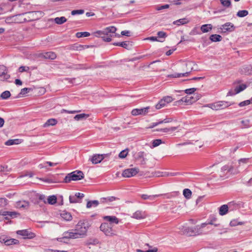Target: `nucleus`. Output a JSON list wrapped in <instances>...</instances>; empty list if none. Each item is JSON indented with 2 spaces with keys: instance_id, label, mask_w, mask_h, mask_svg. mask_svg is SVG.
Segmentation results:
<instances>
[{
  "instance_id": "nucleus-1",
  "label": "nucleus",
  "mask_w": 252,
  "mask_h": 252,
  "mask_svg": "<svg viewBox=\"0 0 252 252\" xmlns=\"http://www.w3.org/2000/svg\"><path fill=\"white\" fill-rule=\"evenodd\" d=\"M91 226V223L87 220H80L76 225L74 229L63 232L62 238L58 239L61 242H64L67 239L82 238L87 235V231Z\"/></svg>"
},
{
  "instance_id": "nucleus-2",
  "label": "nucleus",
  "mask_w": 252,
  "mask_h": 252,
  "mask_svg": "<svg viewBox=\"0 0 252 252\" xmlns=\"http://www.w3.org/2000/svg\"><path fill=\"white\" fill-rule=\"evenodd\" d=\"M217 220L216 218H214L208 223H203L200 225H197L194 227H189L182 226L179 229L183 234L189 236H194L200 235L202 233L201 229L205 227L207 224L214 225L215 226H218L219 224L214 223V221Z\"/></svg>"
},
{
  "instance_id": "nucleus-3",
  "label": "nucleus",
  "mask_w": 252,
  "mask_h": 252,
  "mask_svg": "<svg viewBox=\"0 0 252 252\" xmlns=\"http://www.w3.org/2000/svg\"><path fill=\"white\" fill-rule=\"evenodd\" d=\"M117 31L116 27L110 26L106 28L103 31H98L94 33V35L97 37H101L105 42L111 41V37L117 36L115 32Z\"/></svg>"
},
{
  "instance_id": "nucleus-4",
  "label": "nucleus",
  "mask_w": 252,
  "mask_h": 252,
  "mask_svg": "<svg viewBox=\"0 0 252 252\" xmlns=\"http://www.w3.org/2000/svg\"><path fill=\"white\" fill-rule=\"evenodd\" d=\"M84 176L82 171L76 170L68 174L64 179V182L67 183L71 181H78L84 178Z\"/></svg>"
},
{
  "instance_id": "nucleus-5",
  "label": "nucleus",
  "mask_w": 252,
  "mask_h": 252,
  "mask_svg": "<svg viewBox=\"0 0 252 252\" xmlns=\"http://www.w3.org/2000/svg\"><path fill=\"white\" fill-rule=\"evenodd\" d=\"M234 103V102H230L228 101H219L214 103L207 104L205 106L211 108L213 110H218L226 108L231 105H233Z\"/></svg>"
},
{
  "instance_id": "nucleus-6",
  "label": "nucleus",
  "mask_w": 252,
  "mask_h": 252,
  "mask_svg": "<svg viewBox=\"0 0 252 252\" xmlns=\"http://www.w3.org/2000/svg\"><path fill=\"white\" fill-rule=\"evenodd\" d=\"M240 81H238V82L234 83V89L230 90L227 94V96H232L236 94L247 88V86L245 84L237 85V84L240 83Z\"/></svg>"
},
{
  "instance_id": "nucleus-7",
  "label": "nucleus",
  "mask_w": 252,
  "mask_h": 252,
  "mask_svg": "<svg viewBox=\"0 0 252 252\" xmlns=\"http://www.w3.org/2000/svg\"><path fill=\"white\" fill-rule=\"evenodd\" d=\"M233 170L234 169L232 166L225 165L221 168L220 176L221 178H227L230 174L237 173L236 171Z\"/></svg>"
},
{
  "instance_id": "nucleus-8",
  "label": "nucleus",
  "mask_w": 252,
  "mask_h": 252,
  "mask_svg": "<svg viewBox=\"0 0 252 252\" xmlns=\"http://www.w3.org/2000/svg\"><path fill=\"white\" fill-rule=\"evenodd\" d=\"M237 205L234 202H230L228 204H224L221 206L219 208V214L221 216L226 215L228 210H233L235 209Z\"/></svg>"
},
{
  "instance_id": "nucleus-9",
  "label": "nucleus",
  "mask_w": 252,
  "mask_h": 252,
  "mask_svg": "<svg viewBox=\"0 0 252 252\" xmlns=\"http://www.w3.org/2000/svg\"><path fill=\"white\" fill-rule=\"evenodd\" d=\"M109 154H94L89 158L93 164H95L100 163L104 158L109 156Z\"/></svg>"
},
{
  "instance_id": "nucleus-10",
  "label": "nucleus",
  "mask_w": 252,
  "mask_h": 252,
  "mask_svg": "<svg viewBox=\"0 0 252 252\" xmlns=\"http://www.w3.org/2000/svg\"><path fill=\"white\" fill-rule=\"evenodd\" d=\"M139 170L136 168H128L125 169L122 173V176L126 178H130L136 175Z\"/></svg>"
},
{
  "instance_id": "nucleus-11",
  "label": "nucleus",
  "mask_w": 252,
  "mask_h": 252,
  "mask_svg": "<svg viewBox=\"0 0 252 252\" xmlns=\"http://www.w3.org/2000/svg\"><path fill=\"white\" fill-rule=\"evenodd\" d=\"M192 64V63L191 62H188L186 63V66H189L190 67V69L189 70H187L186 72L181 73H175L173 74L168 75V77L171 78H180L181 77L187 76L192 69L191 67Z\"/></svg>"
},
{
  "instance_id": "nucleus-12",
  "label": "nucleus",
  "mask_w": 252,
  "mask_h": 252,
  "mask_svg": "<svg viewBox=\"0 0 252 252\" xmlns=\"http://www.w3.org/2000/svg\"><path fill=\"white\" fill-rule=\"evenodd\" d=\"M146 154L144 152H139L134 155V158L136 160H140V164L144 165L146 163L147 159L145 158Z\"/></svg>"
},
{
  "instance_id": "nucleus-13",
  "label": "nucleus",
  "mask_w": 252,
  "mask_h": 252,
  "mask_svg": "<svg viewBox=\"0 0 252 252\" xmlns=\"http://www.w3.org/2000/svg\"><path fill=\"white\" fill-rule=\"evenodd\" d=\"M17 234L24 237V238L32 239L35 236L34 233L29 231L28 229L20 230L17 231Z\"/></svg>"
},
{
  "instance_id": "nucleus-14",
  "label": "nucleus",
  "mask_w": 252,
  "mask_h": 252,
  "mask_svg": "<svg viewBox=\"0 0 252 252\" xmlns=\"http://www.w3.org/2000/svg\"><path fill=\"white\" fill-rule=\"evenodd\" d=\"M149 109V106L139 109H134L131 111V114L133 116L145 115L148 113Z\"/></svg>"
},
{
  "instance_id": "nucleus-15",
  "label": "nucleus",
  "mask_w": 252,
  "mask_h": 252,
  "mask_svg": "<svg viewBox=\"0 0 252 252\" xmlns=\"http://www.w3.org/2000/svg\"><path fill=\"white\" fill-rule=\"evenodd\" d=\"M100 229L103 231L106 235L112 236L114 235L112 229L109 226L107 223H102L100 226Z\"/></svg>"
},
{
  "instance_id": "nucleus-16",
  "label": "nucleus",
  "mask_w": 252,
  "mask_h": 252,
  "mask_svg": "<svg viewBox=\"0 0 252 252\" xmlns=\"http://www.w3.org/2000/svg\"><path fill=\"white\" fill-rule=\"evenodd\" d=\"M220 29L222 32L226 33L234 31L235 27L232 23L228 22L222 25Z\"/></svg>"
},
{
  "instance_id": "nucleus-17",
  "label": "nucleus",
  "mask_w": 252,
  "mask_h": 252,
  "mask_svg": "<svg viewBox=\"0 0 252 252\" xmlns=\"http://www.w3.org/2000/svg\"><path fill=\"white\" fill-rule=\"evenodd\" d=\"M18 213L15 212H9L3 210L0 211V215L5 217V220H9V218H16Z\"/></svg>"
},
{
  "instance_id": "nucleus-18",
  "label": "nucleus",
  "mask_w": 252,
  "mask_h": 252,
  "mask_svg": "<svg viewBox=\"0 0 252 252\" xmlns=\"http://www.w3.org/2000/svg\"><path fill=\"white\" fill-rule=\"evenodd\" d=\"M40 57L45 59L54 60L57 56L53 52H47L40 54Z\"/></svg>"
},
{
  "instance_id": "nucleus-19",
  "label": "nucleus",
  "mask_w": 252,
  "mask_h": 252,
  "mask_svg": "<svg viewBox=\"0 0 252 252\" xmlns=\"http://www.w3.org/2000/svg\"><path fill=\"white\" fill-rule=\"evenodd\" d=\"M6 67L3 65H0V77L3 76L4 80H7L10 78V75L7 74Z\"/></svg>"
},
{
  "instance_id": "nucleus-20",
  "label": "nucleus",
  "mask_w": 252,
  "mask_h": 252,
  "mask_svg": "<svg viewBox=\"0 0 252 252\" xmlns=\"http://www.w3.org/2000/svg\"><path fill=\"white\" fill-rule=\"evenodd\" d=\"M103 219L109 221L111 223L118 224L119 222V219L116 216H106L104 217Z\"/></svg>"
},
{
  "instance_id": "nucleus-21",
  "label": "nucleus",
  "mask_w": 252,
  "mask_h": 252,
  "mask_svg": "<svg viewBox=\"0 0 252 252\" xmlns=\"http://www.w3.org/2000/svg\"><path fill=\"white\" fill-rule=\"evenodd\" d=\"M117 199H118V198L114 196H108L107 197H102L100 199V202L102 203H109L112 201H114Z\"/></svg>"
},
{
  "instance_id": "nucleus-22",
  "label": "nucleus",
  "mask_w": 252,
  "mask_h": 252,
  "mask_svg": "<svg viewBox=\"0 0 252 252\" xmlns=\"http://www.w3.org/2000/svg\"><path fill=\"white\" fill-rule=\"evenodd\" d=\"M57 120L55 119H50L48 120L43 125L44 127H47L49 126H54L57 124Z\"/></svg>"
},
{
  "instance_id": "nucleus-23",
  "label": "nucleus",
  "mask_w": 252,
  "mask_h": 252,
  "mask_svg": "<svg viewBox=\"0 0 252 252\" xmlns=\"http://www.w3.org/2000/svg\"><path fill=\"white\" fill-rule=\"evenodd\" d=\"M22 140L19 139H9L5 142V144L7 146L17 145L21 143Z\"/></svg>"
},
{
  "instance_id": "nucleus-24",
  "label": "nucleus",
  "mask_w": 252,
  "mask_h": 252,
  "mask_svg": "<svg viewBox=\"0 0 252 252\" xmlns=\"http://www.w3.org/2000/svg\"><path fill=\"white\" fill-rule=\"evenodd\" d=\"M132 217L136 219H142L145 217V215L142 211H137L133 214Z\"/></svg>"
},
{
  "instance_id": "nucleus-25",
  "label": "nucleus",
  "mask_w": 252,
  "mask_h": 252,
  "mask_svg": "<svg viewBox=\"0 0 252 252\" xmlns=\"http://www.w3.org/2000/svg\"><path fill=\"white\" fill-rule=\"evenodd\" d=\"M61 216L65 220L69 221L72 220V216L70 213L68 212L63 211L61 214Z\"/></svg>"
},
{
  "instance_id": "nucleus-26",
  "label": "nucleus",
  "mask_w": 252,
  "mask_h": 252,
  "mask_svg": "<svg viewBox=\"0 0 252 252\" xmlns=\"http://www.w3.org/2000/svg\"><path fill=\"white\" fill-rule=\"evenodd\" d=\"M209 38L212 42H217L220 41L222 40V37L219 34H215L211 35Z\"/></svg>"
},
{
  "instance_id": "nucleus-27",
  "label": "nucleus",
  "mask_w": 252,
  "mask_h": 252,
  "mask_svg": "<svg viewBox=\"0 0 252 252\" xmlns=\"http://www.w3.org/2000/svg\"><path fill=\"white\" fill-rule=\"evenodd\" d=\"M194 97L193 96H187L186 97H183L180 101L185 102L186 103H188L189 104H191L195 102V100H194Z\"/></svg>"
},
{
  "instance_id": "nucleus-28",
  "label": "nucleus",
  "mask_w": 252,
  "mask_h": 252,
  "mask_svg": "<svg viewBox=\"0 0 252 252\" xmlns=\"http://www.w3.org/2000/svg\"><path fill=\"white\" fill-rule=\"evenodd\" d=\"M213 26L211 24H205L202 25L201 28V31L203 32H207L212 29Z\"/></svg>"
},
{
  "instance_id": "nucleus-29",
  "label": "nucleus",
  "mask_w": 252,
  "mask_h": 252,
  "mask_svg": "<svg viewBox=\"0 0 252 252\" xmlns=\"http://www.w3.org/2000/svg\"><path fill=\"white\" fill-rule=\"evenodd\" d=\"M67 19L65 17H56L54 19L55 23L58 25H61L66 22Z\"/></svg>"
},
{
  "instance_id": "nucleus-30",
  "label": "nucleus",
  "mask_w": 252,
  "mask_h": 252,
  "mask_svg": "<svg viewBox=\"0 0 252 252\" xmlns=\"http://www.w3.org/2000/svg\"><path fill=\"white\" fill-rule=\"evenodd\" d=\"M241 73L245 74L246 75H250L252 74V67L247 66L243 68L241 70Z\"/></svg>"
},
{
  "instance_id": "nucleus-31",
  "label": "nucleus",
  "mask_w": 252,
  "mask_h": 252,
  "mask_svg": "<svg viewBox=\"0 0 252 252\" xmlns=\"http://www.w3.org/2000/svg\"><path fill=\"white\" fill-rule=\"evenodd\" d=\"M189 22V20H188L186 18L180 19L178 20H176L173 22L174 25H176L178 26H180L181 25H184L185 24H187Z\"/></svg>"
},
{
  "instance_id": "nucleus-32",
  "label": "nucleus",
  "mask_w": 252,
  "mask_h": 252,
  "mask_svg": "<svg viewBox=\"0 0 252 252\" xmlns=\"http://www.w3.org/2000/svg\"><path fill=\"white\" fill-rule=\"evenodd\" d=\"M89 117V115L88 114L82 113L75 115L74 119L76 121H79L83 119H87Z\"/></svg>"
},
{
  "instance_id": "nucleus-33",
  "label": "nucleus",
  "mask_w": 252,
  "mask_h": 252,
  "mask_svg": "<svg viewBox=\"0 0 252 252\" xmlns=\"http://www.w3.org/2000/svg\"><path fill=\"white\" fill-rule=\"evenodd\" d=\"M158 196H159V195H148L147 194H142L141 197L144 200L149 199L150 200H153Z\"/></svg>"
},
{
  "instance_id": "nucleus-34",
  "label": "nucleus",
  "mask_w": 252,
  "mask_h": 252,
  "mask_svg": "<svg viewBox=\"0 0 252 252\" xmlns=\"http://www.w3.org/2000/svg\"><path fill=\"white\" fill-rule=\"evenodd\" d=\"M19 243V241L14 239H7L5 242V245L6 246H10L12 244H17Z\"/></svg>"
},
{
  "instance_id": "nucleus-35",
  "label": "nucleus",
  "mask_w": 252,
  "mask_h": 252,
  "mask_svg": "<svg viewBox=\"0 0 252 252\" xmlns=\"http://www.w3.org/2000/svg\"><path fill=\"white\" fill-rule=\"evenodd\" d=\"M57 202V197L55 195L49 196L47 199V202L49 204H55Z\"/></svg>"
},
{
  "instance_id": "nucleus-36",
  "label": "nucleus",
  "mask_w": 252,
  "mask_h": 252,
  "mask_svg": "<svg viewBox=\"0 0 252 252\" xmlns=\"http://www.w3.org/2000/svg\"><path fill=\"white\" fill-rule=\"evenodd\" d=\"M166 105V103L163 98L160 99L158 103L156 104V108L157 109H160V108L164 107Z\"/></svg>"
},
{
  "instance_id": "nucleus-37",
  "label": "nucleus",
  "mask_w": 252,
  "mask_h": 252,
  "mask_svg": "<svg viewBox=\"0 0 252 252\" xmlns=\"http://www.w3.org/2000/svg\"><path fill=\"white\" fill-rule=\"evenodd\" d=\"M99 204V202L97 200L89 201L87 203L86 207L88 208H90L92 206L96 207Z\"/></svg>"
},
{
  "instance_id": "nucleus-38",
  "label": "nucleus",
  "mask_w": 252,
  "mask_h": 252,
  "mask_svg": "<svg viewBox=\"0 0 252 252\" xmlns=\"http://www.w3.org/2000/svg\"><path fill=\"white\" fill-rule=\"evenodd\" d=\"M192 192L189 189H185L183 190V195L187 199H189L191 197Z\"/></svg>"
},
{
  "instance_id": "nucleus-39",
  "label": "nucleus",
  "mask_w": 252,
  "mask_h": 252,
  "mask_svg": "<svg viewBox=\"0 0 252 252\" xmlns=\"http://www.w3.org/2000/svg\"><path fill=\"white\" fill-rule=\"evenodd\" d=\"M113 45H116V46H121L124 48L128 49L129 44L127 43V42L124 41V42H122L114 43Z\"/></svg>"
},
{
  "instance_id": "nucleus-40",
  "label": "nucleus",
  "mask_w": 252,
  "mask_h": 252,
  "mask_svg": "<svg viewBox=\"0 0 252 252\" xmlns=\"http://www.w3.org/2000/svg\"><path fill=\"white\" fill-rule=\"evenodd\" d=\"M90 35V33L87 32H78L76 34V36L78 38H80L82 37H88Z\"/></svg>"
},
{
  "instance_id": "nucleus-41",
  "label": "nucleus",
  "mask_w": 252,
  "mask_h": 252,
  "mask_svg": "<svg viewBox=\"0 0 252 252\" xmlns=\"http://www.w3.org/2000/svg\"><path fill=\"white\" fill-rule=\"evenodd\" d=\"M10 95L11 94L10 92L8 91H5L0 94V97L3 99H6L8 98Z\"/></svg>"
},
{
  "instance_id": "nucleus-42",
  "label": "nucleus",
  "mask_w": 252,
  "mask_h": 252,
  "mask_svg": "<svg viewBox=\"0 0 252 252\" xmlns=\"http://www.w3.org/2000/svg\"><path fill=\"white\" fill-rule=\"evenodd\" d=\"M248 13V11L246 10H239L237 13V16L239 17H244L246 16Z\"/></svg>"
},
{
  "instance_id": "nucleus-43",
  "label": "nucleus",
  "mask_w": 252,
  "mask_h": 252,
  "mask_svg": "<svg viewBox=\"0 0 252 252\" xmlns=\"http://www.w3.org/2000/svg\"><path fill=\"white\" fill-rule=\"evenodd\" d=\"M83 46L81 45L74 44L69 47L71 50H81L83 49Z\"/></svg>"
},
{
  "instance_id": "nucleus-44",
  "label": "nucleus",
  "mask_w": 252,
  "mask_h": 252,
  "mask_svg": "<svg viewBox=\"0 0 252 252\" xmlns=\"http://www.w3.org/2000/svg\"><path fill=\"white\" fill-rule=\"evenodd\" d=\"M179 174L178 172H165L163 175H158L157 174L156 176L159 177V176H175Z\"/></svg>"
},
{
  "instance_id": "nucleus-45",
  "label": "nucleus",
  "mask_w": 252,
  "mask_h": 252,
  "mask_svg": "<svg viewBox=\"0 0 252 252\" xmlns=\"http://www.w3.org/2000/svg\"><path fill=\"white\" fill-rule=\"evenodd\" d=\"M128 154V150L125 149L122 151H121L119 154V157L121 158H125Z\"/></svg>"
},
{
  "instance_id": "nucleus-46",
  "label": "nucleus",
  "mask_w": 252,
  "mask_h": 252,
  "mask_svg": "<svg viewBox=\"0 0 252 252\" xmlns=\"http://www.w3.org/2000/svg\"><path fill=\"white\" fill-rule=\"evenodd\" d=\"M8 203V200L4 198H0V207H4L7 205Z\"/></svg>"
},
{
  "instance_id": "nucleus-47",
  "label": "nucleus",
  "mask_w": 252,
  "mask_h": 252,
  "mask_svg": "<svg viewBox=\"0 0 252 252\" xmlns=\"http://www.w3.org/2000/svg\"><path fill=\"white\" fill-rule=\"evenodd\" d=\"M162 142V140L159 139L154 140L152 142V146L153 147H157L161 144Z\"/></svg>"
},
{
  "instance_id": "nucleus-48",
  "label": "nucleus",
  "mask_w": 252,
  "mask_h": 252,
  "mask_svg": "<svg viewBox=\"0 0 252 252\" xmlns=\"http://www.w3.org/2000/svg\"><path fill=\"white\" fill-rule=\"evenodd\" d=\"M70 203H76L79 202V200L74 195H70L69 197Z\"/></svg>"
},
{
  "instance_id": "nucleus-49",
  "label": "nucleus",
  "mask_w": 252,
  "mask_h": 252,
  "mask_svg": "<svg viewBox=\"0 0 252 252\" xmlns=\"http://www.w3.org/2000/svg\"><path fill=\"white\" fill-rule=\"evenodd\" d=\"M90 67L86 66L84 64H79L76 65V66L74 67V69L78 70V69H87L88 68H90Z\"/></svg>"
},
{
  "instance_id": "nucleus-50",
  "label": "nucleus",
  "mask_w": 252,
  "mask_h": 252,
  "mask_svg": "<svg viewBox=\"0 0 252 252\" xmlns=\"http://www.w3.org/2000/svg\"><path fill=\"white\" fill-rule=\"evenodd\" d=\"M157 35L159 38L163 39H165L167 36L166 33L163 31L158 32L157 33Z\"/></svg>"
},
{
  "instance_id": "nucleus-51",
  "label": "nucleus",
  "mask_w": 252,
  "mask_h": 252,
  "mask_svg": "<svg viewBox=\"0 0 252 252\" xmlns=\"http://www.w3.org/2000/svg\"><path fill=\"white\" fill-rule=\"evenodd\" d=\"M243 224L242 222H238L237 220H232L230 222V225L231 226H235L237 225H241Z\"/></svg>"
},
{
  "instance_id": "nucleus-52",
  "label": "nucleus",
  "mask_w": 252,
  "mask_h": 252,
  "mask_svg": "<svg viewBox=\"0 0 252 252\" xmlns=\"http://www.w3.org/2000/svg\"><path fill=\"white\" fill-rule=\"evenodd\" d=\"M84 13V10L83 9L74 10L71 11V15H75L76 14H82Z\"/></svg>"
},
{
  "instance_id": "nucleus-53",
  "label": "nucleus",
  "mask_w": 252,
  "mask_h": 252,
  "mask_svg": "<svg viewBox=\"0 0 252 252\" xmlns=\"http://www.w3.org/2000/svg\"><path fill=\"white\" fill-rule=\"evenodd\" d=\"M146 40H149L152 41H158L163 42L164 40L158 39L157 37L156 36H150L145 39Z\"/></svg>"
},
{
  "instance_id": "nucleus-54",
  "label": "nucleus",
  "mask_w": 252,
  "mask_h": 252,
  "mask_svg": "<svg viewBox=\"0 0 252 252\" xmlns=\"http://www.w3.org/2000/svg\"><path fill=\"white\" fill-rule=\"evenodd\" d=\"M221 3L224 6L229 7L231 4L230 0H220Z\"/></svg>"
},
{
  "instance_id": "nucleus-55",
  "label": "nucleus",
  "mask_w": 252,
  "mask_h": 252,
  "mask_svg": "<svg viewBox=\"0 0 252 252\" xmlns=\"http://www.w3.org/2000/svg\"><path fill=\"white\" fill-rule=\"evenodd\" d=\"M18 70L20 72H28L30 70V67L29 66H21L19 68Z\"/></svg>"
},
{
  "instance_id": "nucleus-56",
  "label": "nucleus",
  "mask_w": 252,
  "mask_h": 252,
  "mask_svg": "<svg viewBox=\"0 0 252 252\" xmlns=\"http://www.w3.org/2000/svg\"><path fill=\"white\" fill-rule=\"evenodd\" d=\"M18 203H19L18 205L20 206V207H21V208H26L29 206L28 202H27L25 201H23V202L20 201Z\"/></svg>"
},
{
  "instance_id": "nucleus-57",
  "label": "nucleus",
  "mask_w": 252,
  "mask_h": 252,
  "mask_svg": "<svg viewBox=\"0 0 252 252\" xmlns=\"http://www.w3.org/2000/svg\"><path fill=\"white\" fill-rule=\"evenodd\" d=\"M196 90V88H192L190 89H186L185 92L187 94H192Z\"/></svg>"
},
{
  "instance_id": "nucleus-58",
  "label": "nucleus",
  "mask_w": 252,
  "mask_h": 252,
  "mask_svg": "<svg viewBox=\"0 0 252 252\" xmlns=\"http://www.w3.org/2000/svg\"><path fill=\"white\" fill-rule=\"evenodd\" d=\"M164 100H165V101L167 104L172 102L174 99L172 98L171 96H166L163 98Z\"/></svg>"
},
{
  "instance_id": "nucleus-59",
  "label": "nucleus",
  "mask_w": 252,
  "mask_h": 252,
  "mask_svg": "<svg viewBox=\"0 0 252 252\" xmlns=\"http://www.w3.org/2000/svg\"><path fill=\"white\" fill-rule=\"evenodd\" d=\"M250 102V101H249V100H246L242 102H241L240 103H239L238 105L240 107H243L249 105Z\"/></svg>"
},
{
  "instance_id": "nucleus-60",
  "label": "nucleus",
  "mask_w": 252,
  "mask_h": 252,
  "mask_svg": "<svg viewBox=\"0 0 252 252\" xmlns=\"http://www.w3.org/2000/svg\"><path fill=\"white\" fill-rule=\"evenodd\" d=\"M169 7V4H165L161 6H158L157 7L156 9L157 10H160L163 9L168 8Z\"/></svg>"
},
{
  "instance_id": "nucleus-61",
  "label": "nucleus",
  "mask_w": 252,
  "mask_h": 252,
  "mask_svg": "<svg viewBox=\"0 0 252 252\" xmlns=\"http://www.w3.org/2000/svg\"><path fill=\"white\" fill-rule=\"evenodd\" d=\"M98 243V241L97 239H94L93 240H90L89 241H88L86 244L87 245H95V244H96Z\"/></svg>"
},
{
  "instance_id": "nucleus-62",
  "label": "nucleus",
  "mask_w": 252,
  "mask_h": 252,
  "mask_svg": "<svg viewBox=\"0 0 252 252\" xmlns=\"http://www.w3.org/2000/svg\"><path fill=\"white\" fill-rule=\"evenodd\" d=\"M74 196H76V198L79 200L80 199H82L84 197V194L82 193L76 192Z\"/></svg>"
},
{
  "instance_id": "nucleus-63",
  "label": "nucleus",
  "mask_w": 252,
  "mask_h": 252,
  "mask_svg": "<svg viewBox=\"0 0 252 252\" xmlns=\"http://www.w3.org/2000/svg\"><path fill=\"white\" fill-rule=\"evenodd\" d=\"M30 90V89L27 88H23L21 90L20 94H22V95L28 93V90Z\"/></svg>"
},
{
  "instance_id": "nucleus-64",
  "label": "nucleus",
  "mask_w": 252,
  "mask_h": 252,
  "mask_svg": "<svg viewBox=\"0 0 252 252\" xmlns=\"http://www.w3.org/2000/svg\"><path fill=\"white\" fill-rule=\"evenodd\" d=\"M159 124H161V123H159V121H158V122H156V123H153L151 124V125L149 127H148V128H154V127L158 126Z\"/></svg>"
}]
</instances>
